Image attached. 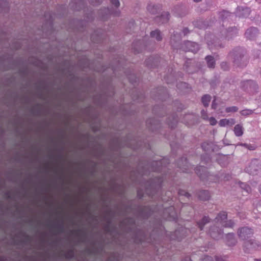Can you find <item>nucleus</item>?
Masks as SVG:
<instances>
[{
	"label": "nucleus",
	"mask_w": 261,
	"mask_h": 261,
	"mask_svg": "<svg viewBox=\"0 0 261 261\" xmlns=\"http://www.w3.org/2000/svg\"><path fill=\"white\" fill-rule=\"evenodd\" d=\"M217 226H214L210 229V233L212 238L218 240L222 234L221 230L219 227H232L234 223L232 220H227V214L225 212L220 213L215 219Z\"/></svg>",
	"instance_id": "nucleus-1"
},
{
	"label": "nucleus",
	"mask_w": 261,
	"mask_h": 261,
	"mask_svg": "<svg viewBox=\"0 0 261 261\" xmlns=\"http://www.w3.org/2000/svg\"><path fill=\"white\" fill-rule=\"evenodd\" d=\"M253 234V230L247 227H243L240 229L238 231L239 238L243 240H246L250 238Z\"/></svg>",
	"instance_id": "nucleus-2"
},
{
	"label": "nucleus",
	"mask_w": 261,
	"mask_h": 261,
	"mask_svg": "<svg viewBox=\"0 0 261 261\" xmlns=\"http://www.w3.org/2000/svg\"><path fill=\"white\" fill-rule=\"evenodd\" d=\"M258 161L256 159L253 160L250 164L246 168V171L249 174L255 175L258 169Z\"/></svg>",
	"instance_id": "nucleus-3"
},
{
	"label": "nucleus",
	"mask_w": 261,
	"mask_h": 261,
	"mask_svg": "<svg viewBox=\"0 0 261 261\" xmlns=\"http://www.w3.org/2000/svg\"><path fill=\"white\" fill-rule=\"evenodd\" d=\"M186 45L188 47V50L193 53L197 52L199 49V45L195 42L188 41L186 42Z\"/></svg>",
	"instance_id": "nucleus-4"
},
{
	"label": "nucleus",
	"mask_w": 261,
	"mask_h": 261,
	"mask_svg": "<svg viewBox=\"0 0 261 261\" xmlns=\"http://www.w3.org/2000/svg\"><path fill=\"white\" fill-rule=\"evenodd\" d=\"M235 123V120L234 119H223L220 120L219 124L221 127H224L226 126H231Z\"/></svg>",
	"instance_id": "nucleus-5"
},
{
	"label": "nucleus",
	"mask_w": 261,
	"mask_h": 261,
	"mask_svg": "<svg viewBox=\"0 0 261 261\" xmlns=\"http://www.w3.org/2000/svg\"><path fill=\"white\" fill-rule=\"evenodd\" d=\"M226 239L227 244L228 246H231L234 245L237 241L234 238V234L233 233H228L226 236Z\"/></svg>",
	"instance_id": "nucleus-6"
},
{
	"label": "nucleus",
	"mask_w": 261,
	"mask_h": 261,
	"mask_svg": "<svg viewBox=\"0 0 261 261\" xmlns=\"http://www.w3.org/2000/svg\"><path fill=\"white\" fill-rule=\"evenodd\" d=\"M244 129L242 125L237 124L234 127V133L236 136L241 137L243 135Z\"/></svg>",
	"instance_id": "nucleus-7"
},
{
	"label": "nucleus",
	"mask_w": 261,
	"mask_h": 261,
	"mask_svg": "<svg viewBox=\"0 0 261 261\" xmlns=\"http://www.w3.org/2000/svg\"><path fill=\"white\" fill-rule=\"evenodd\" d=\"M167 212H170V213L169 214L168 218L169 219H172L173 220H176L177 219V215L174 212V207L173 206H170L168 207L167 209H166L165 210Z\"/></svg>",
	"instance_id": "nucleus-8"
},
{
	"label": "nucleus",
	"mask_w": 261,
	"mask_h": 261,
	"mask_svg": "<svg viewBox=\"0 0 261 261\" xmlns=\"http://www.w3.org/2000/svg\"><path fill=\"white\" fill-rule=\"evenodd\" d=\"M238 11L239 12L242 11L243 12L241 14H238V15L240 17H247L249 15L250 12V9L248 8H243L241 7H238Z\"/></svg>",
	"instance_id": "nucleus-9"
},
{
	"label": "nucleus",
	"mask_w": 261,
	"mask_h": 261,
	"mask_svg": "<svg viewBox=\"0 0 261 261\" xmlns=\"http://www.w3.org/2000/svg\"><path fill=\"white\" fill-rule=\"evenodd\" d=\"M199 197L202 200H208L210 197V193L207 191H202L199 194Z\"/></svg>",
	"instance_id": "nucleus-10"
},
{
	"label": "nucleus",
	"mask_w": 261,
	"mask_h": 261,
	"mask_svg": "<svg viewBox=\"0 0 261 261\" xmlns=\"http://www.w3.org/2000/svg\"><path fill=\"white\" fill-rule=\"evenodd\" d=\"M205 60H206L207 66L210 68H214L215 65V62L214 61V59L212 56H207L205 58Z\"/></svg>",
	"instance_id": "nucleus-11"
},
{
	"label": "nucleus",
	"mask_w": 261,
	"mask_h": 261,
	"mask_svg": "<svg viewBox=\"0 0 261 261\" xmlns=\"http://www.w3.org/2000/svg\"><path fill=\"white\" fill-rule=\"evenodd\" d=\"M209 222V218L207 217H204L201 221L197 223L198 227L201 230L203 229L204 225Z\"/></svg>",
	"instance_id": "nucleus-12"
},
{
	"label": "nucleus",
	"mask_w": 261,
	"mask_h": 261,
	"mask_svg": "<svg viewBox=\"0 0 261 261\" xmlns=\"http://www.w3.org/2000/svg\"><path fill=\"white\" fill-rule=\"evenodd\" d=\"M211 96L209 95H204L201 99L202 102L204 107H206L208 106L209 102L211 100Z\"/></svg>",
	"instance_id": "nucleus-13"
},
{
	"label": "nucleus",
	"mask_w": 261,
	"mask_h": 261,
	"mask_svg": "<svg viewBox=\"0 0 261 261\" xmlns=\"http://www.w3.org/2000/svg\"><path fill=\"white\" fill-rule=\"evenodd\" d=\"M150 36L153 38H155L158 41H160L162 39L160 32L159 30L152 31L150 33Z\"/></svg>",
	"instance_id": "nucleus-14"
},
{
	"label": "nucleus",
	"mask_w": 261,
	"mask_h": 261,
	"mask_svg": "<svg viewBox=\"0 0 261 261\" xmlns=\"http://www.w3.org/2000/svg\"><path fill=\"white\" fill-rule=\"evenodd\" d=\"M256 32H257V29L255 28H251L248 29L246 31V32L245 33V35L247 38H248L249 39H251V34L255 33Z\"/></svg>",
	"instance_id": "nucleus-15"
},
{
	"label": "nucleus",
	"mask_w": 261,
	"mask_h": 261,
	"mask_svg": "<svg viewBox=\"0 0 261 261\" xmlns=\"http://www.w3.org/2000/svg\"><path fill=\"white\" fill-rule=\"evenodd\" d=\"M240 187L244 189V190L246 192V193H249L250 191H251V188L250 187V186H249L248 185L244 184V183H243V182H241L240 183Z\"/></svg>",
	"instance_id": "nucleus-16"
},
{
	"label": "nucleus",
	"mask_w": 261,
	"mask_h": 261,
	"mask_svg": "<svg viewBox=\"0 0 261 261\" xmlns=\"http://www.w3.org/2000/svg\"><path fill=\"white\" fill-rule=\"evenodd\" d=\"M74 256V252L72 250H70L66 251L65 253V257L66 258H72Z\"/></svg>",
	"instance_id": "nucleus-17"
},
{
	"label": "nucleus",
	"mask_w": 261,
	"mask_h": 261,
	"mask_svg": "<svg viewBox=\"0 0 261 261\" xmlns=\"http://www.w3.org/2000/svg\"><path fill=\"white\" fill-rule=\"evenodd\" d=\"M238 110V108L236 106L227 107L226 108V110H225L226 113L235 112H237Z\"/></svg>",
	"instance_id": "nucleus-18"
},
{
	"label": "nucleus",
	"mask_w": 261,
	"mask_h": 261,
	"mask_svg": "<svg viewBox=\"0 0 261 261\" xmlns=\"http://www.w3.org/2000/svg\"><path fill=\"white\" fill-rule=\"evenodd\" d=\"M170 14L168 12H165L164 14L162 15L161 18L164 19L163 22H167L169 19Z\"/></svg>",
	"instance_id": "nucleus-19"
},
{
	"label": "nucleus",
	"mask_w": 261,
	"mask_h": 261,
	"mask_svg": "<svg viewBox=\"0 0 261 261\" xmlns=\"http://www.w3.org/2000/svg\"><path fill=\"white\" fill-rule=\"evenodd\" d=\"M254 241L252 240H248L245 242V245L249 246L250 248H253L255 247L256 243L253 242Z\"/></svg>",
	"instance_id": "nucleus-20"
},
{
	"label": "nucleus",
	"mask_w": 261,
	"mask_h": 261,
	"mask_svg": "<svg viewBox=\"0 0 261 261\" xmlns=\"http://www.w3.org/2000/svg\"><path fill=\"white\" fill-rule=\"evenodd\" d=\"M240 113L242 115L247 116L252 114L253 113V111L250 110H244L241 111Z\"/></svg>",
	"instance_id": "nucleus-21"
},
{
	"label": "nucleus",
	"mask_w": 261,
	"mask_h": 261,
	"mask_svg": "<svg viewBox=\"0 0 261 261\" xmlns=\"http://www.w3.org/2000/svg\"><path fill=\"white\" fill-rule=\"evenodd\" d=\"M178 194L180 196H185V197H186L187 198H189L190 196V195L189 193H188L187 192H186L184 190H180L179 191Z\"/></svg>",
	"instance_id": "nucleus-22"
},
{
	"label": "nucleus",
	"mask_w": 261,
	"mask_h": 261,
	"mask_svg": "<svg viewBox=\"0 0 261 261\" xmlns=\"http://www.w3.org/2000/svg\"><path fill=\"white\" fill-rule=\"evenodd\" d=\"M111 3L116 7H118L120 5V3L118 0H110Z\"/></svg>",
	"instance_id": "nucleus-23"
},
{
	"label": "nucleus",
	"mask_w": 261,
	"mask_h": 261,
	"mask_svg": "<svg viewBox=\"0 0 261 261\" xmlns=\"http://www.w3.org/2000/svg\"><path fill=\"white\" fill-rule=\"evenodd\" d=\"M209 122L212 125H215L217 124V120L214 117H211L209 119Z\"/></svg>",
	"instance_id": "nucleus-24"
},
{
	"label": "nucleus",
	"mask_w": 261,
	"mask_h": 261,
	"mask_svg": "<svg viewBox=\"0 0 261 261\" xmlns=\"http://www.w3.org/2000/svg\"><path fill=\"white\" fill-rule=\"evenodd\" d=\"M201 117L203 119H207L208 116L206 112L204 110L201 111Z\"/></svg>",
	"instance_id": "nucleus-25"
},
{
	"label": "nucleus",
	"mask_w": 261,
	"mask_h": 261,
	"mask_svg": "<svg viewBox=\"0 0 261 261\" xmlns=\"http://www.w3.org/2000/svg\"><path fill=\"white\" fill-rule=\"evenodd\" d=\"M216 261H227L226 257L222 256H216Z\"/></svg>",
	"instance_id": "nucleus-26"
},
{
	"label": "nucleus",
	"mask_w": 261,
	"mask_h": 261,
	"mask_svg": "<svg viewBox=\"0 0 261 261\" xmlns=\"http://www.w3.org/2000/svg\"><path fill=\"white\" fill-rule=\"evenodd\" d=\"M221 68H223L224 70H227L228 68V66L226 63L225 62H222L221 64Z\"/></svg>",
	"instance_id": "nucleus-27"
},
{
	"label": "nucleus",
	"mask_w": 261,
	"mask_h": 261,
	"mask_svg": "<svg viewBox=\"0 0 261 261\" xmlns=\"http://www.w3.org/2000/svg\"><path fill=\"white\" fill-rule=\"evenodd\" d=\"M201 261H213L212 257L211 256H206L202 259Z\"/></svg>",
	"instance_id": "nucleus-28"
},
{
	"label": "nucleus",
	"mask_w": 261,
	"mask_h": 261,
	"mask_svg": "<svg viewBox=\"0 0 261 261\" xmlns=\"http://www.w3.org/2000/svg\"><path fill=\"white\" fill-rule=\"evenodd\" d=\"M241 145L247 147L250 150H253L254 149V148L253 147H252L250 145H247V144H242Z\"/></svg>",
	"instance_id": "nucleus-29"
},
{
	"label": "nucleus",
	"mask_w": 261,
	"mask_h": 261,
	"mask_svg": "<svg viewBox=\"0 0 261 261\" xmlns=\"http://www.w3.org/2000/svg\"><path fill=\"white\" fill-rule=\"evenodd\" d=\"M231 177V176L229 175H227V176H225V177H224V179L225 180H228L229 178Z\"/></svg>",
	"instance_id": "nucleus-30"
},
{
	"label": "nucleus",
	"mask_w": 261,
	"mask_h": 261,
	"mask_svg": "<svg viewBox=\"0 0 261 261\" xmlns=\"http://www.w3.org/2000/svg\"><path fill=\"white\" fill-rule=\"evenodd\" d=\"M212 108L214 109L216 108V104L215 103V100L212 102Z\"/></svg>",
	"instance_id": "nucleus-31"
},
{
	"label": "nucleus",
	"mask_w": 261,
	"mask_h": 261,
	"mask_svg": "<svg viewBox=\"0 0 261 261\" xmlns=\"http://www.w3.org/2000/svg\"><path fill=\"white\" fill-rule=\"evenodd\" d=\"M205 145H206V143H204L202 144V148L204 150H206V146H205Z\"/></svg>",
	"instance_id": "nucleus-32"
},
{
	"label": "nucleus",
	"mask_w": 261,
	"mask_h": 261,
	"mask_svg": "<svg viewBox=\"0 0 261 261\" xmlns=\"http://www.w3.org/2000/svg\"><path fill=\"white\" fill-rule=\"evenodd\" d=\"M80 230H76L74 231V233L76 235H79V233L80 232Z\"/></svg>",
	"instance_id": "nucleus-33"
},
{
	"label": "nucleus",
	"mask_w": 261,
	"mask_h": 261,
	"mask_svg": "<svg viewBox=\"0 0 261 261\" xmlns=\"http://www.w3.org/2000/svg\"><path fill=\"white\" fill-rule=\"evenodd\" d=\"M188 32V30L187 29H185L184 30V33L185 34H186Z\"/></svg>",
	"instance_id": "nucleus-34"
},
{
	"label": "nucleus",
	"mask_w": 261,
	"mask_h": 261,
	"mask_svg": "<svg viewBox=\"0 0 261 261\" xmlns=\"http://www.w3.org/2000/svg\"><path fill=\"white\" fill-rule=\"evenodd\" d=\"M194 2H200L201 0H193Z\"/></svg>",
	"instance_id": "nucleus-35"
},
{
	"label": "nucleus",
	"mask_w": 261,
	"mask_h": 261,
	"mask_svg": "<svg viewBox=\"0 0 261 261\" xmlns=\"http://www.w3.org/2000/svg\"><path fill=\"white\" fill-rule=\"evenodd\" d=\"M196 173H197V174H199V173H198V168H196Z\"/></svg>",
	"instance_id": "nucleus-36"
},
{
	"label": "nucleus",
	"mask_w": 261,
	"mask_h": 261,
	"mask_svg": "<svg viewBox=\"0 0 261 261\" xmlns=\"http://www.w3.org/2000/svg\"><path fill=\"white\" fill-rule=\"evenodd\" d=\"M258 3L261 4V0H256Z\"/></svg>",
	"instance_id": "nucleus-37"
},
{
	"label": "nucleus",
	"mask_w": 261,
	"mask_h": 261,
	"mask_svg": "<svg viewBox=\"0 0 261 261\" xmlns=\"http://www.w3.org/2000/svg\"><path fill=\"white\" fill-rule=\"evenodd\" d=\"M259 192H260V194H261V185H260V187H259Z\"/></svg>",
	"instance_id": "nucleus-38"
},
{
	"label": "nucleus",
	"mask_w": 261,
	"mask_h": 261,
	"mask_svg": "<svg viewBox=\"0 0 261 261\" xmlns=\"http://www.w3.org/2000/svg\"><path fill=\"white\" fill-rule=\"evenodd\" d=\"M254 261H261V260L259 259H255Z\"/></svg>",
	"instance_id": "nucleus-39"
},
{
	"label": "nucleus",
	"mask_w": 261,
	"mask_h": 261,
	"mask_svg": "<svg viewBox=\"0 0 261 261\" xmlns=\"http://www.w3.org/2000/svg\"><path fill=\"white\" fill-rule=\"evenodd\" d=\"M249 82H251V81H248L247 83H249Z\"/></svg>",
	"instance_id": "nucleus-40"
}]
</instances>
